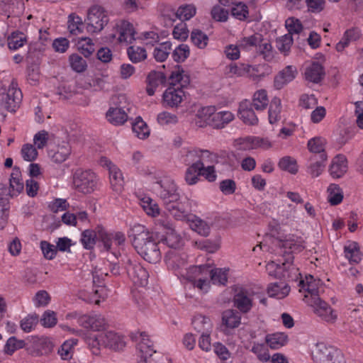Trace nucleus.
Wrapping results in <instances>:
<instances>
[{"mask_svg": "<svg viewBox=\"0 0 363 363\" xmlns=\"http://www.w3.org/2000/svg\"><path fill=\"white\" fill-rule=\"evenodd\" d=\"M279 247L284 249L283 260L269 262L267 265V270L270 277L280 279L279 282L269 284L267 286V294L270 297L282 299L288 296L290 291V286L281 279L289 281H296L301 274L298 269L293 264V253L300 252L304 249L301 240L294 238H286L279 240Z\"/></svg>", "mask_w": 363, "mask_h": 363, "instance_id": "nucleus-1", "label": "nucleus"}, {"mask_svg": "<svg viewBox=\"0 0 363 363\" xmlns=\"http://www.w3.org/2000/svg\"><path fill=\"white\" fill-rule=\"evenodd\" d=\"M154 190L162 201L167 211L176 219L182 220L188 213L189 201L184 198L181 200L178 187L174 181L169 177L157 180L154 186Z\"/></svg>", "mask_w": 363, "mask_h": 363, "instance_id": "nucleus-2", "label": "nucleus"}, {"mask_svg": "<svg viewBox=\"0 0 363 363\" xmlns=\"http://www.w3.org/2000/svg\"><path fill=\"white\" fill-rule=\"evenodd\" d=\"M130 239L136 252L149 263H157L161 259L158 243L153 232H150L143 225L135 224L128 231Z\"/></svg>", "mask_w": 363, "mask_h": 363, "instance_id": "nucleus-3", "label": "nucleus"}, {"mask_svg": "<svg viewBox=\"0 0 363 363\" xmlns=\"http://www.w3.org/2000/svg\"><path fill=\"white\" fill-rule=\"evenodd\" d=\"M190 84V77L180 65H176L169 77L168 87L162 95L164 106L177 107L182 101L184 92L183 88Z\"/></svg>", "mask_w": 363, "mask_h": 363, "instance_id": "nucleus-4", "label": "nucleus"}, {"mask_svg": "<svg viewBox=\"0 0 363 363\" xmlns=\"http://www.w3.org/2000/svg\"><path fill=\"white\" fill-rule=\"evenodd\" d=\"M86 342L94 355L100 354L101 347L119 351L125 346L123 336L113 331L101 332L98 334L91 333L86 336Z\"/></svg>", "mask_w": 363, "mask_h": 363, "instance_id": "nucleus-5", "label": "nucleus"}, {"mask_svg": "<svg viewBox=\"0 0 363 363\" xmlns=\"http://www.w3.org/2000/svg\"><path fill=\"white\" fill-rule=\"evenodd\" d=\"M108 21V11L99 5L91 6L88 9L86 18L84 20L86 30L91 33L101 31Z\"/></svg>", "mask_w": 363, "mask_h": 363, "instance_id": "nucleus-6", "label": "nucleus"}, {"mask_svg": "<svg viewBox=\"0 0 363 363\" xmlns=\"http://www.w3.org/2000/svg\"><path fill=\"white\" fill-rule=\"evenodd\" d=\"M99 178L90 169H77L73 174V185L80 193L91 194L97 189Z\"/></svg>", "mask_w": 363, "mask_h": 363, "instance_id": "nucleus-7", "label": "nucleus"}, {"mask_svg": "<svg viewBox=\"0 0 363 363\" xmlns=\"http://www.w3.org/2000/svg\"><path fill=\"white\" fill-rule=\"evenodd\" d=\"M206 155L207 156L210 155V152L206 150H192L188 151L186 159L184 160L186 164H189V161L188 159L189 157H198L199 159L194 162V159H192L193 163L190 165L186 170L185 172V181L189 185H194L197 183L199 181V177L201 176L200 171L201 168L203 167V162L201 157L203 155Z\"/></svg>", "mask_w": 363, "mask_h": 363, "instance_id": "nucleus-8", "label": "nucleus"}, {"mask_svg": "<svg viewBox=\"0 0 363 363\" xmlns=\"http://www.w3.org/2000/svg\"><path fill=\"white\" fill-rule=\"evenodd\" d=\"M233 292V306L242 314L250 312L254 306L253 293L240 286H235Z\"/></svg>", "mask_w": 363, "mask_h": 363, "instance_id": "nucleus-9", "label": "nucleus"}, {"mask_svg": "<svg viewBox=\"0 0 363 363\" xmlns=\"http://www.w3.org/2000/svg\"><path fill=\"white\" fill-rule=\"evenodd\" d=\"M124 268L129 278L138 286H145L148 281L149 274L147 271L140 263L133 262L128 257L123 260Z\"/></svg>", "mask_w": 363, "mask_h": 363, "instance_id": "nucleus-10", "label": "nucleus"}, {"mask_svg": "<svg viewBox=\"0 0 363 363\" xmlns=\"http://www.w3.org/2000/svg\"><path fill=\"white\" fill-rule=\"evenodd\" d=\"M312 357L315 363H340L342 353L334 347L320 342L316 345Z\"/></svg>", "mask_w": 363, "mask_h": 363, "instance_id": "nucleus-11", "label": "nucleus"}, {"mask_svg": "<svg viewBox=\"0 0 363 363\" xmlns=\"http://www.w3.org/2000/svg\"><path fill=\"white\" fill-rule=\"evenodd\" d=\"M228 269L214 268L204 264L194 267V272L199 275H207L213 284L225 286L228 281Z\"/></svg>", "mask_w": 363, "mask_h": 363, "instance_id": "nucleus-12", "label": "nucleus"}, {"mask_svg": "<svg viewBox=\"0 0 363 363\" xmlns=\"http://www.w3.org/2000/svg\"><path fill=\"white\" fill-rule=\"evenodd\" d=\"M22 97L21 89L13 86H10L6 92L0 94V98L4 108L11 112L16 111L21 102Z\"/></svg>", "mask_w": 363, "mask_h": 363, "instance_id": "nucleus-13", "label": "nucleus"}, {"mask_svg": "<svg viewBox=\"0 0 363 363\" xmlns=\"http://www.w3.org/2000/svg\"><path fill=\"white\" fill-rule=\"evenodd\" d=\"M140 336L141 337V341L138 345V349L140 354H149L150 357H152L153 354H155L153 360L156 363H169L167 357L157 352L153 348V343L145 332L140 333Z\"/></svg>", "mask_w": 363, "mask_h": 363, "instance_id": "nucleus-14", "label": "nucleus"}, {"mask_svg": "<svg viewBox=\"0 0 363 363\" xmlns=\"http://www.w3.org/2000/svg\"><path fill=\"white\" fill-rule=\"evenodd\" d=\"M145 82L147 84L146 92L148 96H153L156 89L162 85L166 86L169 84V78L162 72L152 70L147 74Z\"/></svg>", "mask_w": 363, "mask_h": 363, "instance_id": "nucleus-15", "label": "nucleus"}, {"mask_svg": "<svg viewBox=\"0 0 363 363\" xmlns=\"http://www.w3.org/2000/svg\"><path fill=\"white\" fill-rule=\"evenodd\" d=\"M99 237L106 251L111 250L113 240L118 245H123L125 240V235L123 233H108L103 227H99Z\"/></svg>", "mask_w": 363, "mask_h": 363, "instance_id": "nucleus-16", "label": "nucleus"}, {"mask_svg": "<svg viewBox=\"0 0 363 363\" xmlns=\"http://www.w3.org/2000/svg\"><path fill=\"white\" fill-rule=\"evenodd\" d=\"M208 111L210 113L211 125L217 129L224 128L234 118L233 114L230 111L211 112L214 111V107H208Z\"/></svg>", "mask_w": 363, "mask_h": 363, "instance_id": "nucleus-17", "label": "nucleus"}, {"mask_svg": "<svg viewBox=\"0 0 363 363\" xmlns=\"http://www.w3.org/2000/svg\"><path fill=\"white\" fill-rule=\"evenodd\" d=\"M297 74V69L292 65L286 66L274 77V86L277 89H282L286 84L294 80Z\"/></svg>", "mask_w": 363, "mask_h": 363, "instance_id": "nucleus-18", "label": "nucleus"}, {"mask_svg": "<svg viewBox=\"0 0 363 363\" xmlns=\"http://www.w3.org/2000/svg\"><path fill=\"white\" fill-rule=\"evenodd\" d=\"M252 104L248 100H245L240 104L238 116L247 125H255L258 123V118L255 115Z\"/></svg>", "mask_w": 363, "mask_h": 363, "instance_id": "nucleus-19", "label": "nucleus"}, {"mask_svg": "<svg viewBox=\"0 0 363 363\" xmlns=\"http://www.w3.org/2000/svg\"><path fill=\"white\" fill-rule=\"evenodd\" d=\"M310 304L314 308L315 312L326 321L333 319L331 307L322 300L318 294H315V296L311 298Z\"/></svg>", "mask_w": 363, "mask_h": 363, "instance_id": "nucleus-20", "label": "nucleus"}, {"mask_svg": "<svg viewBox=\"0 0 363 363\" xmlns=\"http://www.w3.org/2000/svg\"><path fill=\"white\" fill-rule=\"evenodd\" d=\"M78 322L82 327L94 331H99L106 325L105 319L100 315H82L79 318Z\"/></svg>", "mask_w": 363, "mask_h": 363, "instance_id": "nucleus-21", "label": "nucleus"}, {"mask_svg": "<svg viewBox=\"0 0 363 363\" xmlns=\"http://www.w3.org/2000/svg\"><path fill=\"white\" fill-rule=\"evenodd\" d=\"M347 170V160L345 155H337L331 162L329 167L330 175L335 179L342 177Z\"/></svg>", "mask_w": 363, "mask_h": 363, "instance_id": "nucleus-22", "label": "nucleus"}, {"mask_svg": "<svg viewBox=\"0 0 363 363\" xmlns=\"http://www.w3.org/2000/svg\"><path fill=\"white\" fill-rule=\"evenodd\" d=\"M305 78L307 81L315 84L319 83L325 77L323 66L318 62H313L305 69Z\"/></svg>", "mask_w": 363, "mask_h": 363, "instance_id": "nucleus-23", "label": "nucleus"}, {"mask_svg": "<svg viewBox=\"0 0 363 363\" xmlns=\"http://www.w3.org/2000/svg\"><path fill=\"white\" fill-rule=\"evenodd\" d=\"M321 157V158H317L315 156H311L309 158L308 173L312 177H318L324 171L328 155L323 154Z\"/></svg>", "mask_w": 363, "mask_h": 363, "instance_id": "nucleus-24", "label": "nucleus"}, {"mask_svg": "<svg viewBox=\"0 0 363 363\" xmlns=\"http://www.w3.org/2000/svg\"><path fill=\"white\" fill-rule=\"evenodd\" d=\"M107 120L114 125H123L128 119V115L121 107H111L106 114Z\"/></svg>", "mask_w": 363, "mask_h": 363, "instance_id": "nucleus-25", "label": "nucleus"}, {"mask_svg": "<svg viewBox=\"0 0 363 363\" xmlns=\"http://www.w3.org/2000/svg\"><path fill=\"white\" fill-rule=\"evenodd\" d=\"M241 316L239 311L228 309L222 313V323L228 328H238L240 324Z\"/></svg>", "mask_w": 363, "mask_h": 363, "instance_id": "nucleus-26", "label": "nucleus"}, {"mask_svg": "<svg viewBox=\"0 0 363 363\" xmlns=\"http://www.w3.org/2000/svg\"><path fill=\"white\" fill-rule=\"evenodd\" d=\"M345 257L349 260L350 264H358L362 259V253L360 252L359 244L352 242L344 247Z\"/></svg>", "mask_w": 363, "mask_h": 363, "instance_id": "nucleus-27", "label": "nucleus"}, {"mask_svg": "<svg viewBox=\"0 0 363 363\" xmlns=\"http://www.w3.org/2000/svg\"><path fill=\"white\" fill-rule=\"evenodd\" d=\"M325 145V140L321 137L311 138L307 144L309 151L312 153L311 156H315L317 158H321L323 154L327 155Z\"/></svg>", "mask_w": 363, "mask_h": 363, "instance_id": "nucleus-28", "label": "nucleus"}, {"mask_svg": "<svg viewBox=\"0 0 363 363\" xmlns=\"http://www.w3.org/2000/svg\"><path fill=\"white\" fill-rule=\"evenodd\" d=\"M99 227L98 225L96 230H85L82 233L81 242L83 247L86 250H91L94 247L96 240L101 242L99 237Z\"/></svg>", "mask_w": 363, "mask_h": 363, "instance_id": "nucleus-29", "label": "nucleus"}, {"mask_svg": "<svg viewBox=\"0 0 363 363\" xmlns=\"http://www.w3.org/2000/svg\"><path fill=\"white\" fill-rule=\"evenodd\" d=\"M265 342L271 349L278 350L287 343L288 336L284 333L268 334L265 337Z\"/></svg>", "mask_w": 363, "mask_h": 363, "instance_id": "nucleus-30", "label": "nucleus"}, {"mask_svg": "<svg viewBox=\"0 0 363 363\" xmlns=\"http://www.w3.org/2000/svg\"><path fill=\"white\" fill-rule=\"evenodd\" d=\"M281 101L279 97H274L269 103L268 111L269 122L271 124H274L281 120Z\"/></svg>", "mask_w": 363, "mask_h": 363, "instance_id": "nucleus-31", "label": "nucleus"}, {"mask_svg": "<svg viewBox=\"0 0 363 363\" xmlns=\"http://www.w3.org/2000/svg\"><path fill=\"white\" fill-rule=\"evenodd\" d=\"M85 25L82 18L75 13H72L68 16L67 29L71 35H77L82 33Z\"/></svg>", "mask_w": 363, "mask_h": 363, "instance_id": "nucleus-32", "label": "nucleus"}, {"mask_svg": "<svg viewBox=\"0 0 363 363\" xmlns=\"http://www.w3.org/2000/svg\"><path fill=\"white\" fill-rule=\"evenodd\" d=\"M8 47L10 50H16L27 43V36L23 33L16 30L8 37Z\"/></svg>", "mask_w": 363, "mask_h": 363, "instance_id": "nucleus-33", "label": "nucleus"}, {"mask_svg": "<svg viewBox=\"0 0 363 363\" xmlns=\"http://www.w3.org/2000/svg\"><path fill=\"white\" fill-rule=\"evenodd\" d=\"M21 172L20 167L15 166L13 168L11 178L9 179V186L13 192H15L16 196L20 194L24 188V184L21 179Z\"/></svg>", "mask_w": 363, "mask_h": 363, "instance_id": "nucleus-34", "label": "nucleus"}, {"mask_svg": "<svg viewBox=\"0 0 363 363\" xmlns=\"http://www.w3.org/2000/svg\"><path fill=\"white\" fill-rule=\"evenodd\" d=\"M238 42V46L242 50L249 51L253 48L257 49L259 43L262 42V34L257 33L247 37H243Z\"/></svg>", "mask_w": 363, "mask_h": 363, "instance_id": "nucleus-35", "label": "nucleus"}, {"mask_svg": "<svg viewBox=\"0 0 363 363\" xmlns=\"http://www.w3.org/2000/svg\"><path fill=\"white\" fill-rule=\"evenodd\" d=\"M160 240L168 247L177 249L183 245L182 237L177 233L174 229L169 231L165 235H162Z\"/></svg>", "mask_w": 363, "mask_h": 363, "instance_id": "nucleus-36", "label": "nucleus"}, {"mask_svg": "<svg viewBox=\"0 0 363 363\" xmlns=\"http://www.w3.org/2000/svg\"><path fill=\"white\" fill-rule=\"evenodd\" d=\"M251 104L257 111H262L265 109L269 104V99L266 90L260 89L257 91L253 95L252 102H251Z\"/></svg>", "mask_w": 363, "mask_h": 363, "instance_id": "nucleus-37", "label": "nucleus"}, {"mask_svg": "<svg viewBox=\"0 0 363 363\" xmlns=\"http://www.w3.org/2000/svg\"><path fill=\"white\" fill-rule=\"evenodd\" d=\"M192 325L194 328L201 334L209 333L211 328V323L209 318L201 315L194 316L192 320Z\"/></svg>", "mask_w": 363, "mask_h": 363, "instance_id": "nucleus-38", "label": "nucleus"}, {"mask_svg": "<svg viewBox=\"0 0 363 363\" xmlns=\"http://www.w3.org/2000/svg\"><path fill=\"white\" fill-rule=\"evenodd\" d=\"M328 200L333 206L340 203L343 199V194L339 185L331 184L328 188Z\"/></svg>", "mask_w": 363, "mask_h": 363, "instance_id": "nucleus-39", "label": "nucleus"}, {"mask_svg": "<svg viewBox=\"0 0 363 363\" xmlns=\"http://www.w3.org/2000/svg\"><path fill=\"white\" fill-rule=\"evenodd\" d=\"M135 34L136 32L135 31L133 24L129 22H123L121 28L119 40L121 42L125 41L128 43H132L135 39Z\"/></svg>", "mask_w": 363, "mask_h": 363, "instance_id": "nucleus-40", "label": "nucleus"}, {"mask_svg": "<svg viewBox=\"0 0 363 363\" xmlns=\"http://www.w3.org/2000/svg\"><path fill=\"white\" fill-rule=\"evenodd\" d=\"M127 54L130 60L133 63L140 62L147 58L146 50L139 46H130L127 49Z\"/></svg>", "mask_w": 363, "mask_h": 363, "instance_id": "nucleus-41", "label": "nucleus"}, {"mask_svg": "<svg viewBox=\"0 0 363 363\" xmlns=\"http://www.w3.org/2000/svg\"><path fill=\"white\" fill-rule=\"evenodd\" d=\"M132 130L140 139H145L150 135L148 126L140 116L132 124Z\"/></svg>", "mask_w": 363, "mask_h": 363, "instance_id": "nucleus-42", "label": "nucleus"}, {"mask_svg": "<svg viewBox=\"0 0 363 363\" xmlns=\"http://www.w3.org/2000/svg\"><path fill=\"white\" fill-rule=\"evenodd\" d=\"M172 50V43L169 41H166L156 47L154 49V57L157 62H162L165 61Z\"/></svg>", "mask_w": 363, "mask_h": 363, "instance_id": "nucleus-43", "label": "nucleus"}, {"mask_svg": "<svg viewBox=\"0 0 363 363\" xmlns=\"http://www.w3.org/2000/svg\"><path fill=\"white\" fill-rule=\"evenodd\" d=\"M192 43L200 49L206 48L208 44V37L201 30L194 29L191 33Z\"/></svg>", "mask_w": 363, "mask_h": 363, "instance_id": "nucleus-44", "label": "nucleus"}, {"mask_svg": "<svg viewBox=\"0 0 363 363\" xmlns=\"http://www.w3.org/2000/svg\"><path fill=\"white\" fill-rule=\"evenodd\" d=\"M26 347L25 341L23 340H18L16 337L13 336L8 339L6 345H4V352L5 354L11 355L17 350Z\"/></svg>", "mask_w": 363, "mask_h": 363, "instance_id": "nucleus-45", "label": "nucleus"}, {"mask_svg": "<svg viewBox=\"0 0 363 363\" xmlns=\"http://www.w3.org/2000/svg\"><path fill=\"white\" fill-rule=\"evenodd\" d=\"M77 340L71 339L65 341L58 350V354L64 360L70 359L73 354V347L77 345Z\"/></svg>", "mask_w": 363, "mask_h": 363, "instance_id": "nucleus-46", "label": "nucleus"}, {"mask_svg": "<svg viewBox=\"0 0 363 363\" xmlns=\"http://www.w3.org/2000/svg\"><path fill=\"white\" fill-rule=\"evenodd\" d=\"M34 342L36 345V355L47 354L52 350V344L47 337H35Z\"/></svg>", "mask_w": 363, "mask_h": 363, "instance_id": "nucleus-47", "label": "nucleus"}, {"mask_svg": "<svg viewBox=\"0 0 363 363\" xmlns=\"http://www.w3.org/2000/svg\"><path fill=\"white\" fill-rule=\"evenodd\" d=\"M196 7L193 4H186L178 8L177 16L182 21H188L196 14Z\"/></svg>", "mask_w": 363, "mask_h": 363, "instance_id": "nucleus-48", "label": "nucleus"}, {"mask_svg": "<svg viewBox=\"0 0 363 363\" xmlns=\"http://www.w3.org/2000/svg\"><path fill=\"white\" fill-rule=\"evenodd\" d=\"M248 13V7L242 2L236 3L231 8V15L240 21H245Z\"/></svg>", "mask_w": 363, "mask_h": 363, "instance_id": "nucleus-49", "label": "nucleus"}, {"mask_svg": "<svg viewBox=\"0 0 363 363\" xmlns=\"http://www.w3.org/2000/svg\"><path fill=\"white\" fill-rule=\"evenodd\" d=\"M279 167L284 171H287L291 174H296L298 172L296 161L289 156L282 157L279 163Z\"/></svg>", "mask_w": 363, "mask_h": 363, "instance_id": "nucleus-50", "label": "nucleus"}, {"mask_svg": "<svg viewBox=\"0 0 363 363\" xmlns=\"http://www.w3.org/2000/svg\"><path fill=\"white\" fill-rule=\"evenodd\" d=\"M141 202V206L147 215L155 217L160 214L159 206L152 199L149 197L144 198Z\"/></svg>", "mask_w": 363, "mask_h": 363, "instance_id": "nucleus-51", "label": "nucleus"}, {"mask_svg": "<svg viewBox=\"0 0 363 363\" xmlns=\"http://www.w3.org/2000/svg\"><path fill=\"white\" fill-rule=\"evenodd\" d=\"M155 228L159 230L158 233L162 235H165L169 231L174 229L171 219L164 216H161L155 220Z\"/></svg>", "mask_w": 363, "mask_h": 363, "instance_id": "nucleus-52", "label": "nucleus"}, {"mask_svg": "<svg viewBox=\"0 0 363 363\" xmlns=\"http://www.w3.org/2000/svg\"><path fill=\"white\" fill-rule=\"evenodd\" d=\"M69 63L72 69L77 72H82L87 67L86 60L78 54H72L69 56Z\"/></svg>", "mask_w": 363, "mask_h": 363, "instance_id": "nucleus-53", "label": "nucleus"}, {"mask_svg": "<svg viewBox=\"0 0 363 363\" xmlns=\"http://www.w3.org/2000/svg\"><path fill=\"white\" fill-rule=\"evenodd\" d=\"M257 51L263 55L264 60L269 61L273 57L272 46L269 40H264L262 35V42L257 46Z\"/></svg>", "mask_w": 363, "mask_h": 363, "instance_id": "nucleus-54", "label": "nucleus"}, {"mask_svg": "<svg viewBox=\"0 0 363 363\" xmlns=\"http://www.w3.org/2000/svg\"><path fill=\"white\" fill-rule=\"evenodd\" d=\"M189 48L186 44L179 45L172 52V58L177 62L185 61L189 56Z\"/></svg>", "mask_w": 363, "mask_h": 363, "instance_id": "nucleus-55", "label": "nucleus"}, {"mask_svg": "<svg viewBox=\"0 0 363 363\" xmlns=\"http://www.w3.org/2000/svg\"><path fill=\"white\" fill-rule=\"evenodd\" d=\"M38 323V315L29 314L21 320L20 327L26 333H29Z\"/></svg>", "mask_w": 363, "mask_h": 363, "instance_id": "nucleus-56", "label": "nucleus"}, {"mask_svg": "<svg viewBox=\"0 0 363 363\" xmlns=\"http://www.w3.org/2000/svg\"><path fill=\"white\" fill-rule=\"evenodd\" d=\"M111 184L114 191H121L123 184L122 173L119 169H111L109 172Z\"/></svg>", "mask_w": 363, "mask_h": 363, "instance_id": "nucleus-57", "label": "nucleus"}, {"mask_svg": "<svg viewBox=\"0 0 363 363\" xmlns=\"http://www.w3.org/2000/svg\"><path fill=\"white\" fill-rule=\"evenodd\" d=\"M191 228L193 230L203 237L208 236L210 233V227L208 225L205 221L198 218L193 220L191 224Z\"/></svg>", "mask_w": 363, "mask_h": 363, "instance_id": "nucleus-58", "label": "nucleus"}, {"mask_svg": "<svg viewBox=\"0 0 363 363\" xmlns=\"http://www.w3.org/2000/svg\"><path fill=\"white\" fill-rule=\"evenodd\" d=\"M285 26L289 32L287 34H290L291 36H292L294 33H300L303 30V25L301 21L294 17L287 18L285 22Z\"/></svg>", "mask_w": 363, "mask_h": 363, "instance_id": "nucleus-59", "label": "nucleus"}, {"mask_svg": "<svg viewBox=\"0 0 363 363\" xmlns=\"http://www.w3.org/2000/svg\"><path fill=\"white\" fill-rule=\"evenodd\" d=\"M293 44V38L290 34H286L277 40V47L281 52H284L285 55L290 50L291 46Z\"/></svg>", "mask_w": 363, "mask_h": 363, "instance_id": "nucleus-60", "label": "nucleus"}, {"mask_svg": "<svg viewBox=\"0 0 363 363\" xmlns=\"http://www.w3.org/2000/svg\"><path fill=\"white\" fill-rule=\"evenodd\" d=\"M308 279H313L312 275L306 277L305 280L300 279L298 286L301 287V290H304L311 294V298L315 296V294H318V289L315 288V284L311 281H308Z\"/></svg>", "mask_w": 363, "mask_h": 363, "instance_id": "nucleus-61", "label": "nucleus"}, {"mask_svg": "<svg viewBox=\"0 0 363 363\" xmlns=\"http://www.w3.org/2000/svg\"><path fill=\"white\" fill-rule=\"evenodd\" d=\"M195 246L209 253H213L219 248V245L216 242L208 239L195 241Z\"/></svg>", "mask_w": 363, "mask_h": 363, "instance_id": "nucleus-62", "label": "nucleus"}, {"mask_svg": "<svg viewBox=\"0 0 363 363\" xmlns=\"http://www.w3.org/2000/svg\"><path fill=\"white\" fill-rule=\"evenodd\" d=\"M70 154V150L67 146L58 147L57 150L50 155L52 162L62 163L65 161Z\"/></svg>", "mask_w": 363, "mask_h": 363, "instance_id": "nucleus-63", "label": "nucleus"}, {"mask_svg": "<svg viewBox=\"0 0 363 363\" xmlns=\"http://www.w3.org/2000/svg\"><path fill=\"white\" fill-rule=\"evenodd\" d=\"M40 248L44 257L48 259H53L57 255L56 246L50 244L48 241L43 240L40 242Z\"/></svg>", "mask_w": 363, "mask_h": 363, "instance_id": "nucleus-64", "label": "nucleus"}]
</instances>
